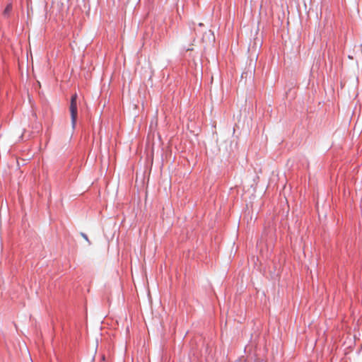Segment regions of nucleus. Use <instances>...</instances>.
I'll return each mask as SVG.
<instances>
[{
    "mask_svg": "<svg viewBox=\"0 0 362 362\" xmlns=\"http://www.w3.org/2000/svg\"><path fill=\"white\" fill-rule=\"evenodd\" d=\"M12 8H13L12 4L11 3L8 4L7 6H6L5 9L3 11V16L5 18H8L11 13Z\"/></svg>",
    "mask_w": 362,
    "mask_h": 362,
    "instance_id": "nucleus-2",
    "label": "nucleus"
},
{
    "mask_svg": "<svg viewBox=\"0 0 362 362\" xmlns=\"http://www.w3.org/2000/svg\"><path fill=\"white\" fill-rule=\"evenodd\" d=\"M81 235L87 242H88L90 243L88 238V236L85 233H81Z\"/></svg>",
    "mask_w": 362,
    "mask_h": 362,
    "instance_id": "nucleus-4",
    "label": "nucleus"
},
{
    "mask_svg": "<svg viewBox=\"0 0 362 362\" xmlns=\"http://www.w3.org/2000/svg\"><path fill=\"white\" fill-rule=\"evenodd\" d=\"M78 4H83V6L84 8H86V0H77Z\"/></svg>",
    "mask_w": 362,
    "mask_h": 362,
    "instance_id": "nucleus-3",
    "label": "nucleus"
},
{
    "mask_svg": "<svg viewBox=\"0 0 362 362\" xmlns=\"http://www.w3.org/2000/svg\"><path fill=\"white\" fill-rule=\"evenodd\" d=\"M77 94H74L71 98L69 111L71 113V124L73 128L75 127L76 124V119L78 116V110H77Z\"/></svg>",
    "mask_w": 362,
    "mask_h": 362,
    "instance_id": "nucleus-1",
    "label": "nucleus"
}]
</instances>
